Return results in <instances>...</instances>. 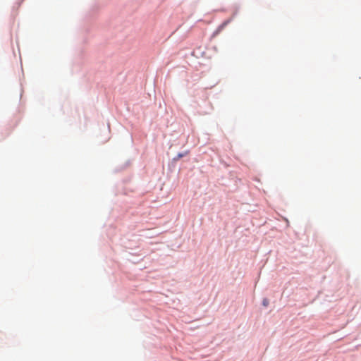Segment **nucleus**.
Here are the masks:
<instances>
[{"label": "nucleus", "mask_w": 361, "mask_h": 361, "mask_svg": "<svg viewBox=\"0 0 361 361\" xmlns=\"http://www.w3.org/2000/svg\"><path fill=\"white\" fill-rule=\"evenodd\" d=\"M268 303H269V302H268V300H267V299H264V300H263V305H264V306H267V305H268Z\"/></svg>", "instance_id": "obj_1"}, {"label": "nucleus", "mask_w": 361, "mask_h": 361, "mask_svg": "<svg viewBox=\"0 0 361 361\" xmlns=\"http://www.w3.org/2000/svg\"><path fill=\"white\" fill-rule=\"evenodd\" d=\"M183 155L182 154H178V157H182Z\"/></svg>", "instance_id": "obj_2"}]
</instances>
